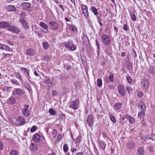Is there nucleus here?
I'll return each instance as SVG.
<instances>
[{
  "label": "nucleus",
  "mask_w": 155,
  "mask_h": 155,
  "mask_svg": "<svg viewBox=\"0 0 155 155\" xmlns=\"http://www.w3.org/2000/svg\"><path fill=\"white\" fill-rule=\"evenodd\" d=\"M86 122L89 127H92L94 122L93 116L91 115H88L86 120Z\"/></svg>",
  "instance_id": "nucleus-9"
},
{
  "label": "nucleus",
  "mask_w": 155,
  "mask_h": 155,
  "mask_svg": "<svg viewBox=\"0 0 155 155\" xmlns=\"http://www.w3.org/2000/svg\"><path fill=\"white\" fill-rule=\"evenodd\" d=\"M148 150L150 153H153L154 152V149L153 146H150L148 147Z\"/></svg>",
  "instance_id": "nucleus-46"
},
{
  "label": "nucleus",
  "mask_w": 155,
  "mask_h": 155,
  "mask_svg": "<svg viewBox=\"0 0 155 155\" xmlns=\"http://www.w3.org/2000/svg\"><path fill=\"white\" fill-rule=\"evenodd\" d=\"M98 143L100 147L104 150L106 146L105 143L103 140H100V139H99Z\"/></svg>",
  "instance_id": "nucleus-19"
},
{
  "label": "nucleus",
  "mask_w": 155,
  "mask_h": 155,
  "mask_svg": "<svg viewBox=\"0 0 155 155\" xmlns=\"http://www.w3.org/2000/svg\"><path fill=\"white\" fill-rule=\"evenodd\" d=\"M81 85L80 82L79 81H76L74 84L76 89H78L80 87Z\"/></svg>",
  "instance_id": "nucleus-34"
},
{
  "label": "nucleus",
  "mask_w": 155,
  "mask_h": 155,
  "mask_svg": "<svg viewBox=\"0 0 155 155\" xmlns=\"http://www.w3.org/2000/svg\"><path fill=\"white\" fill-rule=\"evenodd\" d=\"M49 27L53 30H56L58 27L59 25L57 23L54 21H51L49 23Z\"/></svg>",
  "instance_id": "nucleus-10"
},
{
  "label": "nucleus",
  "mask_w": 155,
  "mask_h": 155,
  "mask_svg": "<svg viewBox=\"0 0 155 155\" xmlns=\"http://www.w3.org/2000/svg\"><path fill=\"white\" fill-rule=\"evenodd\" d=\"M57 131L56 130L54 129L53 130V131L52 132V136L54 138L56 137L57 134Z\"/></svg>",
  "instance_id": "nucleus-51"
},
{
  "label": "nucleus",
  "mask_w": 155,
  "mask_h": 155,
  "mask_svg": "<svg viewBox=\"0 0 155 155\" xmlns=\"http://www.w3.org/2000/svg\"><path fill=\"white\" fill-rule=\"evenodd\" d=\"M65 46L66 47L69 49L70 47V41L68 42L65 43Z\"/></svg>",
  "instance_id": "nucleus-62"
},
{
  "label": "nucleus",
  "mask_w": 155,
  "mask_h": 155,
  "mask_svg": "<svg viewBox=\"0 0 155 155\" xmlns=\"http://www.w3.org/2000/svg\"><path fill=\"white\" fill-rule=\"evenodd\" d=\"M132 56H133V57L134 58H135L136 57L137 54H136L135 51L134 50L133 51H132Z\"/></svg>",
  "instance_id": "nucleus-60"
},
{
  "label": "nucleus",
  "mask_w": 155,
  "mask_h": 155,
  "mask_svg": "<svg viewBox=\"0 0 155 155\" xmlns=\"http://www.w3.org/2000/svg\"><path fill=\"white\" fill-rule=\"evenodd\" d=\"M10 155H19V153L16 150H12L9 152Z\"/></svg>",
  "instance_id": "nucleus-37"
},
{
  "label": "nucleus",
  "mask_w": 155,
  "mask_h": 155,
  "mask_svg": "<svg viewBox=\"0 0 155 155\" xmlns=\"http://www.w3.org/2000/svg\"><path fill=\"white\" fill-rule=\"evenodd\" d=\"M141 86L143 90H147L148 89L150 86V83L146 78H143L140 81Z\"/></svg>",
  "instance_id": "nucleus-1"
},
{
  "label": "nucleus",
  "mask_w": 155,
  "mask_h": 155,
  "mask_svg": "<svg viewBox=\"0 0 155 155\" xmlns=\"http://www.w3.org/2000/svg\"><path fill=\"white\" fill-rule=\"evenodd\" d=\"M126 147L128 150H132L135 148V144L134 142L130 141L127 143Z\"/></svg>",
  "instance_id": "nucleus-15"
},
{
  "label": "nucleus",
  "mask_w": 155,
  "mask_h": 155,
  "mask_svg": "<svg viewBox=\"0 0 155 155\" xmlns=\"http://www.w3.org/2000/svg\"><path fill=\"white\" fill-rule=\"evenodd\" d=\"M115 108L117 110L120 109L122 107V104L120 103H115L114 105Z\"/></svg>",
  "instance_id": "nucleus-33"
},
{
  "label": "nucleus",
  "mask_w": 155,
  "mask_h": 155,
  "mask_svg": "<svg viewBox=\"0 0 155 155\" xmlns=\"http://www.w3.org/2000/svg\"><path fill=\"white\" fill-rule=\"evenodd\" d=\"M41 136L38 133L34 134L32 137V140L35 142L38 143L41 141Z\"/></svg>",
  "instance_id": "nucleus-12"
},
{
  "label": "nucleus",
  "mask_w": 155,
  "mask_h": 155,
  "mask_svg": "<svg viewBox=\"0 0 155 155\" xmlns=\"http://www.w3.org/2000/svg\"><path fill=\"white\" fill-rule=\"evenodd\" d=\"M36 128L37 127L35 126H34L31 128L30 131L32 133L33 132L36 130Z\"/></svg>",
  "instance_id": "nucleus-52"
},
{
  "label": "nucleus",
  "mask_w": 155,
  "mask_h": 155,
  "mask_svg": "<svg viewBox=\"0 0 155 155\" xmlns=\"http://www.w3.org/2000/svg\"><path fill=\"white\" fill-rule=\"evenodd\" d=\"M31 4L27 2H23L20 5V7L23 9L27 11H29L31 7Z\"/></svg>",
  "instance_id": "nucleus-7"
},
{
  "label": "nucleus",
  "mask_w": 155,
  "mask_h": 155,
  "mask_svg": "<svg viewBox=\"0 0 155 155\" xmlns=\"http://www.w3.org/2000/svg\"><path fill=\"white\" fill-rule=\"evenodd\" d=\"M25 93L24 91L22 89L19 88H15L13 89L12 91V95L15 96H22Z\"/></svg>",
  "instance_id": "nucleus-2"
},
{
  "label": "nucleus",
  "mask_w": 155,
  "mask_h": 155,
  "mask_svg": "<svg viewBox=\"0 0 155 155\" xmlns=\"http://www.w3.org/2000/svg\"><path fill=\"white\" fill-rule=\"evenodd\" d=\"M149 73L152 75L155 74V66H150L148 69Z\"/></svg>",
  "instance_id": "nucleus-25"
},
{
  "label": "nucleus",
  "mask_w": 155,
  "mask_h": 155,
  "mask_svg": "<svg viewBox=\"0 0 155 155\" xmlns=\"http://www.w3.org/2000/svg\"><path fill=\"white\" fill-rule=\"evenodd\" d=\"M127 81L129 84H131L132 81V79L130 76H127L126 77Z\"/></svg>",
  "instance_id": "nucleus-61"
},
{
  "label": "nucleus",
  "mask_w": 155,
  "mask_h": 155,
  "mask_svg": "<svg viewBox=\"0 0 155 155\" xmlns=\"http://www.w3.org/2000/svg\"><path fill=\"white\" fill-rule=\"evenodd\" d=\"M40 25L41 27L44 28L45 29V31H43L41 30V31L46 33H47L49 32L48 26L46 24H45L44 22H40Z\"/></svg>",
  "instance_id": "nucleus-14"
},
{
  "label": "nucleus",
  "mask_w": 155,
  "mask_h": 155,
  "mask_svg": "<svg viewBox=\"0 0 155 155\" xmlns=\"http://www.w3.org/2000/svg\"><path fill=\"white\" fill-rule=\"evenodd\" d=\"M76 49V47L74 44H72L71 46H70V49L71 51H74Z\"/></svg>",
  "instance_id": "nucleus-50"
},
{
  "label": "nucleus",
  "mask_w": 155,
  "mask_h": 155,
  "mask_svg": "<svg viewBox=\"0 0 155 155\" xmlns=\"http://www.w3.org/2000/svg\"><path fill=\"white\" fill-rule=\"evenodd\" d=\"M19 22L25 29L26 30L29 28L28 25L25 20H23V21H21Z\"/></svg>",
  "instance_id": "nucleus-26"
},
{
  "label": "nucleus",
  "mask_w": 155,
  "mask_h": 155,
  "mask_svg": "<svg viewBox=\"0 0 155 155\" xmlns=\"http://www.w3.org/2000/svg\"><path fill=\"white\" fill-rule=\"evenodd\" d=\"M45 84L48 87H51L53 86V84L50 80V77L46 76L45 79Z\"/></svg>",
  "instance_id": "nucleus-17"
},
{
  "label": "nucleus",
  "mask_w": 155,
  "mask_h": 155,
  "mask_svg": "<svg viewBox=\"0 0 155 155\" xmlns=\"http://www.w3.org/2000/svg\"><path fill=\"white\" fill-rule=\"evenodd\" d=\"M134 12L133 11H131L130 13V15L131 17V19L133 21H135L136 20V16Z\"/></svg>",
  "instance_id": "nucleus-31"
},
{
  "label": "nucleus",
  "mask_w": 155,
  "mask_h": 155,
  "mask_svg": "<svg viewBox=\"0 0 155 155\" xmlns=\"http://www.w3.org/2000/svg\"><path fill=\"white\" fill-rule=\"evenodd\" d=\"M9 26V24L8 22L2 21L0 22V28H6Z\"/></svg>",
  "instance_id": "nucleus-21"
},
{
  "label": "nucleus",
  "mask_w": 155,
  "mask_h": 155,
  "mask_svg": "<svg viewBox=\"0 0 155 155\" xmlns=\"http://www.w3.org/2000/svg\"><path fill=\"white\" fill-rule=\"evenodd\" d=\"M97 85L98 87H101L102 85V80L100 78L97 79Z\"/></svg>",
  "instance_id": "nucleus-40"
},
{
  "label": "nucleus",
  "mask_w": 155,
  "mask_h": 155,
  "mask_svg": "<svg viewBox=\"0 0 155 155\" xmlns=\"http://www.w3.org/2000/svg\"><path fill=\"white\" fill-rule=\"evenodd\" d=\"M96 17L97 18V21L98 23L100 25L103 26V24L101 22V18H100L98 17L97 16Z\"/></svg>",
  "instance_id": "nucleus-56"
},
{
  "label": "nucleus",
  "mask_w": 155,
  "mask_h": 155,
  "mask_svg": "<svg viewBox=\"0 0 155 155\" xmlns=\"http://www.w3.org/2000/svg\"><path fill=\"white\" fill-rule=\"evenodd\" d=\"M20 70L24 73H26L27 71H28L27 70L26 68L23 67L21 68Z\"/></svg>",
  "instance_id": "nucleus-59"
},
{
  "label": "nucleus",
  "mask_w": 155,
  "mask_h": 155,
  "mask_svg": "<svg viewBox=\"0 0 155 155\" xmlns=\"http://www.w3.org/2000/svg\"><path fill=\"white\" fill-rule=\"evenodd\" d=\"M4 50L8 51H12V50L8 45H5Z\"/></svg>",
  "instance_id": "nucleus-53"
},
{
  "label": "nucleus",
  "mask_w": 155,
  "mask_h": 155,
  "mask_svg": "<svg viewBox=\"0 0 155 155\" xmlns=\"http://www.w3.org/2000/svg\"><path fill=\"white\" fill-rule=\"evenodd\" d=\"M117 90L120 95L124 97L125 95L126 89L122 85H119L117 87Z\"/></svg>",
  "instance_id": "nucleus-8"
},
{
  "label": "nucleus",
  "mask_w": 155,
  "mask_h": 155,
  "mask_svg": "<svg viewBox=\"0 0 155 155\" xmlns=\"http://www.w3.org/2000/svg\"><path fill=\"white\" fill-rule=\"evenodd\" d=\"M91 11L94 13V15L97 16V15L98 14V12H97V9L94 6H91L90 8Z\"/></svg>",
  "instance_id": "nucleus-28"
},
{
  "label": "nucleus",
  "mask_w": 155,
  "mask_h": 155,
  "mask_svg": "<svg viewBox=\"0 0 155 155\" xmlns=\"http://www.w3.org/2000/svg\"><path fill=\"white\" fill-rule=\"evenodd\" d=\"M135 120L134 118L131 116L129 118V122L131 124H133L135 122Z\"/></svg>",
  "instance_id": "nucleus-49"
},
{
  "label": "nucleus",
  "mask_w": 155,
  "mask_h": 155,
  "mask_svg": "<svg viewBox=\"0 0 155 155\" xmlns=\"http://www.w3.org/2000/svg\"><path fill=\"white\" fill-rule=\"evenodd\" d=\"M16 98L13 96H11L7 100V102L8 104L10 105H13L16 102Z\"/></svg>",
  "instance_id": "nucleus-11"
},
{
  "label": "nucleus",
  "mask_w": 155,
  "mask_h": 155,
  "mask_svg": "<svg viewBox=\"0 0 155 155\" xmlns=\"http://www.w3.org/2000/svg\"><path fill=\"white\" fill-rule=\"evenodd\" d=\"M83 43L85 44L86 45H88L90 44L88 38L86 35H84L83 36Z\"/></svg>",
  "instance_id": "nucleus-24"
},
{
  "label": "nucleus",
  "mask_w": 155,
  "mask_h": 155,
  "mask_svg": "<svg viewBox=\"0 0 155 155\" xmlns=\"http://www.w3.org/2000/svg\"><path fill=\"white\" fill-rule=\"evenodd\" d=\"M79 104L78 100L76 99L75 101H71L70 102L69 107L74 110H77L78 108Z\"/></svg>",
  "instance_id": "nucleus-3"
},
{
  "label": "nucleus",
  "mask_w": 155,
  "mask_h": 155,
  "mask_svg": "<svg viewBox=\"0 0 155 155\" xmlns=\"http://www.w3.org/2000/svg\"><path fill=\"white\" fill-rule=\"evenodd\" d=\"M25 14L24 12H22L19 15V21H23V20H25Z\"/></svg>",
  "instance_id": "nucleus-35"
},
{
  "label": "nucleus",
  "mask_w": 155,
  "mask_h": 155,
  "mask_svg": "<svg viewBox=\"0 0 155 155\" xmlns=\"http://www.w3.org/2000/svg\"><path fill=\"white\" fill-rule=\"evenodd\" d=\"M7 10L9 12H15L16 9L15 6L14 5H9L7 8Z\"/></svg>",
  "instance_id": "nucleus-22"
},
{
  "label": "nucleus",
  "mask_w": 155,
  "mask_h": 155,
  "mask_svg": "<svg viewBox=\"0 0 155 155\" xmlns=\"http://www.w3.org/2000/svg\"><path fill=\"white\" fill-rule=\"evenodd\" d=\"M82 140V137L81 135H79L78 137L76 138L75 142L76 145V146L78 147H79L80 143L81 142Z\"/></svg>",
  "instance_id": "nucleus-20"
},
{
  "label": "nucleus",
  "mask_w": 155,
  "mask_h": 155,
  "mask_svg": "<svg viewBox=\"0 0 155 155\" xmlns=\"http://www.w3.org/2000/svg\"><path fill=\"white\" fill-rule=\"evenodd\" d=\"M141 139L143 140H144L145 141H146L147 140L149 139H151L152 140H154V139L152 137V134L150 135H146L145 137H142Z\"/></svg>",
  "instance_id": "nucleus-23"
},
{
  "label": "nucleus",
  "mask_w": 155,
  "mask_h": 155,
  "mask_svg": "<svg viewBox=\"0 0 155 155\" xmlns=\"http://www.w3.org/2000/svg\"><path fill=\"white\" fill-rule=\"evenodd\" d=\"M114 76L113 75V74H110L109 75L108 78L109 80L111 81V82H114Z\"/></svg>",
  "instance_id": "nucleus-45"
},
{
  "label": "nucleus",
  "mask_w": 155,
  "mask_h": 155,
  "mask_svg": "<svg viewBox=\"0 0 155 155\" xmlns=\"http://www.w3.org/2000/svg\"><path fill=\"white\" fill-rule=\"evenodd\" d=\"M137 95L138 96L141 97L143 95V93L142 91H139L137 93Z\"/></svg>",
  "instance_id": "nucleus-55"
},
{
  "label": "nucleus",
  "mask_w": 155,
  "mask_h": 155,
  "mask_svg": "<svg viewBox=\"0 0 155 155\" xmlns=\"http://www.w3.org/2000/svg\"><path fill=\"white\" fill-rule=\"evenodd\" d=\"M11 82L13 84H15L17 85H19V83L18 82L16 81V80L14 79H11Z\"/></svg>",
  "instance_id": "nucleus-54"
},
{
  "label": "nucleus",
  "mask_w": 155,
  "mask_h": 155,
  "mask_svg": "<svg viewBox=\"0 0 155 155\" xmlns=\"http://www.w3.org/2000/svg\"><path fill=\"white\" fill-rule=\"evenodd\" d=\"M69 28L71 29L74 32H75L77 31V28L73 24H70L69 25Z\"/></svg>",
  "instance_id": "nucleus-30"
},
{
  "label": "nucleus",
  "mask_w": 155,
  "mask_h": 155,
  "mask_svg": "<svg viewBox=\"0 0 155 155\" xmlns=\"http://www.w3.org/2000/svg\"><path fill=\"white\" fill-rule=\"evenodd\" d=\"M52 94L53 96H55L57 95V92L56 90H54L52 92Z\"/></svg>",
  "instance_id": "nucleus-63"
},
{
  "label": "nucleus",
  "mask_w": 155,
  "mask_h": 155,
  "mask_svg": "<svg viewBox=\"0 0 155 155\" xmlns=\"http://www.w3.org/2000/svg\"><path fill=\"white\" fill-rule=\"evenodd\" d=\"M110 119L114 123L116 122V120L115 117L114 116H111L110 117Z\"/></svg>",
  "instance_id": "nucleus-64"
},
{
  "label": "nucleus",
  "mask_w": 155,
  "mask_h": 155,
  "mask_svg": "<svg viewBox=\"0 0 155 155\" xmlns=\"http://www.w3.org/2000/svg\"><path fill=\"white\" fill-rule=\"evenodd\" d=\"M81 8L84 16L86 18H87L89 14L87 6L84 5H82Z\"/></svg>",
  "instance_id": "nucleus-13"
},
{
  "label": "nucleus",
  "mask_w": 155,
  "mask_h": 155,
  "mask_svg": "<svg viewBox=\"0 0 155 155\" xmlns=\"http://www.w3.org/2000/svg\"><path fill=\"white\" fill-rule=\"evenodd\" d=\"M63 150L64 152H67L68 150V146L67 144H65L63 147Z\"/></svg>",
  "instance_id": "nucleus-43"
},
{
  "label": "nucleus",
  "mask_w": 155,
  "mask_h": 155,
  "mask_svg": "<svg viewBox=\"0 0 155 155\" xmlns=\"http://www.w3.org/2000/svg\"><path fill=\"white\" fill-rule=\"evenodd\" d=\"M48 112L51 115H54L56 114V111L52 108L49 109Z\"/></svg>",
  "instance_id": "nucleus-42"
},
{
  "label": "nucleus",
  "mask_w": 155,
  "mask_h": 155,
  "mask_svg": "<svg viewBox=\"0 0 155 155\" xmlns=\"http://www.w3.org/2000/svg\"><path fill=\"white\" fill-rule=\"evenodd\" d=\"M70 150L72 153V155H73V153L76 152L77 150V149L73 147L72 145Z\"/></svg>",
  "instance_id": "nucleus-47"
},
{
  "label": "nucleus",
  "mask_w": 155,
  "mask_h": 155,
  "mask_svg": "<svg viewBox=\"0 0 155 155\" xmlns=\"http://www.w3.org/2000/svg\"><path fill=\"white\" fill-rule=\"evenodd\" d=\"M126 89L129 94L132 92L133 89L130 87L127 86L126 87Z\"/></svg>",
  "instance_id": "nucleus-48"
},
{
  "label": "nucleus",
  "mask_w": 155,
  "mask_h": 155,
  "mask_svg": "<svg viewBox=\"0 0 155 155\" xmlns=\"http://www.w3.org/2000/svg\"><path fill=\"white\" fill-rule=\"evenodd\" d=\"M30 147L31 150L32 151H35L38 150L37 145L34 143H31Z\"/></svg>",
  "instance_id": "nucleus-27"
},
{
  "label": "nucleus",
  "mask_w": 155,
  "mask_h": 155,
  "mask_svg": "<svg viewBox=\"0 0 155 155\" xmlns=\"http://www.w3.org/2000/svg\"><path fill=\"white\" fill-rule=\"evenodd\" d=\"M125 65L126 68L128 70H130L132 68V63L129 59H127L126 60Z\"/></svg>",
  "instance_id": "nucleus-18"
},
{
  "label": "nucleus",
  "mask_w": 155,
  "mask_h": 155,
  "mask_svg": "<svg viewBox=\"0 0 155 155\" xmlns=\"http://www.w3.org/2000/svg\"><path fill=\"white\" fill-rule=\"evenodd\" d=\"M95 41L96 45L97 47V51L98 52H99L100 51L101 45L100 42L97 39H96Z\"/></svg>",
  "instance_id": "nucleus-38"
},
{
  "label": "nucleus",
  "mask_w": 155,
  "mask_h": 155,
  "mask_svg": "<svg viewBox=\"0 0 155 155\" xmlns=\"http://www.w3.org/2000/svg\"><path fill=\"white\" fill-rule=\"evenodd\" d=\"M44 60L46 61H50L51 58V56L49 55L45 56L44 57Z\"/></svg>",
  "instance_id": "nucleus-44"
},
{
  "label": "nucleus",
  "mask_w": 155,
  "mask_h": 155,
  "mask_svg": "<svg viewBox=\"0 0 155 155\" xmlns=\"http://www.w3.org/2000/svg\"><path fill=\"white\" fill-rule=\"evenodd\" d=\"M145 113L144 110H141V112L138 113V117L141 119L144 117Z\"/></svg>",
  "instance_id": "nucleus-36"
},
{
  "label": "nucleus",
  "mask_w": 155,
  "mask_h": 155,
  "mask_svg": "<svg viewBox=\"0 0 155 155\" xmlns=\"http://www.w3.org/2000/svg\"><path fill=\"white\" fill-rule=\"evenodd\" d=\"M44 49L45 50L47 49L49 47V45L47 42H45L42 43Z\"/></svg>",
  "instance_id": "nucleus-39"
},
{
  "label": "nucleus",
  "mask_w": 155,
  "mask_h": 155,
  "mask_svg": "<svg viewBox=\"0 0 155 155\" xmlns=\"http://www.w3.org/2000/svg\"><path fill=\"white\" fill-rule=\"evenodd\" d=\"M8 29L17 34L19 33L20 32V30L16 27L14 26H10L8 28Z\"/></svg>",
  "instance_id": "nucleus-16"
},
{
  "label": "nucleus",
  "mask_w": 155,
  "mask_h": 155,
  "mask_svg": "<svg viewBox=\"0 0 155 155\" xmlns=\"http://www.w3.org/2000/svg\"><path fill=\"white\" fill-rule=\"evenodd\" d=\"M138 107H140L141 110H144L145 109V107L144 106V104L143 102L141 101H140Z\"/></svg>",
  "instance_id": "nucleus-41"
},
{
  "label": "nucleus",
  "mask_w": 155,
  "mask_h": 155,
  "mask_svg": "<svg viewBox=\"0 0 155 155\" xmlns=\"http://www.w3.org/2000/svg\"><path fill=\"white\" fill-rule=\"evenodd\" d=\"M26 87L29 90H31V85L29 83L26 84Z\"/></svg>",
  "instance_id": "nucleus-57"
},
{
  "label": "nucleus",
  "mask_w": 155,
  "mask_h": 155,
  "mask_svg": "<svg viewBox=\"0 0 155 155\" xmlns=\"http://www.w3.org/2000/svg\"><path fill=\"white\" fill-rule=\"evenodd\" d=\"M60 118L61 120H64L66 118L65 115L64 114H62L60 115Z\"/></svg>",
  "instance_id": "nucleus-58"
},
{
  "label": "nucleus",
  "mask_w": 155,
  "mask_h": 155,
  "mask_svg": "<svg viewBox=\"0 0 155 155\" xmlns=\"http://www.w3.org/2000/svg\"><path fill=\"white\" fill-rule=\"evenodd\" d=\"M29 107V105H25L24 107L22 110V114L25 117H28L30 115V112L28 109Z\"/></svg>",
  "instance_id": "nucleus-6"
},
{
  "label": "nucleus",
  "mask_w": 155,
  "mask_h": 155,
  "mask_svg": "<svg viewBox=\"0 0 155 155\" xmlns=\"http://www.w3.org/2000/svg\"><path fill=\"white\" fill-rule=\"evenodd\" d=\"M26 122L25 118L22 116H19L15 122L17 125L21 126L24 125Z\"/></svg>",
  "instance_id": "nucleus-4"
},
{
  "label": "nucleus",
  "mask_w": 155,
  "mask_h": 155,
  "mask_svg": "<svg viewBox=\"0 0 155 155\" xmlns=\"http://www.w3.org/2000/svg\"><path fill=\"white\" fill-rule=\"evenodd\" d=\"M137 153L138 155H144V151L142 147H139Z\"/></svg>",
  "instance_id": "nucleus-29"
},
{
  "label": "nucleus",
  "mask_w": 155,
  "mask_h": 155,
  "mask_svg": "<svg viewBox=\"0 0 155 155\" xmlns=\"http://www.w3.org/2000/svg\"><path fill=\"white\" fill-rule=\"evenodd\" d=\"M101 38L103 43L105 45H108L110 44V39L107 35H103L101 37Z\"/></svg>",
  "instance_id": "nucleus-5"
},
{
  "label": "nucleus",
  "mask_w": 155,
  "mask_h": 155,
  "mask_svg": "<svg viewBox=\"0 0 155 155\" xmlns=\"http://www.w3.org/2000/svg\"><path fill=\"white\" fill-rule=\"evenodd\" d=\"M26 53L28 55L32 56L34 53V52L32 49H28L26 50Z\"/></svg>",
  "instance_id": "nucleus-32"
}]
</instances>
